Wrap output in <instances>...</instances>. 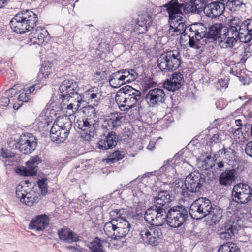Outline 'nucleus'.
<instances>
[{
    "mask_svg": "<svg viewBox=\"0 0 252 252\" xmlns=\"http://www.w3.org/2000/svg\"><path fill=\"white\" fill-rule=\"evenodd\" d=\"M24 200H22V203L28 206H32L34 203H37L40 200V195L38 193L33 191L27 192Z\"/></svg>",
    "mask_w": 252,
    "mask_h": 252,
    "instance_id": "obj_30",
    "label": "nucleus"
},
{
    "mask_svg": "<svg viewBox=\"0 0 252 252\" xmlns=\"http://www.w3.org/2000/svg\"><path fill=\"white\" fill-rule=\"evenodd\" d=\"M235 175L236 172L234 169L225 170L220 174L219 182L225 186H231L236 179Z\"/></svg>",
    "mask_w": 252,
    "mask_h": 252,
    "instance_id": "obj_25",
    "label": "nucleus"
},
{
    "mask_svg": "<svg viewBox=\"0 0 252 252\" xmlns=\"http://www.w3.org/2000/svg\"><path fill=\"white\" fill-rule=\"evenodd\" d=\"M68 101H70L71 103L75 104L76 103H78V108L80 107L81 102H82V97L79 93H74L73 94V95H71L70 97V99H66Z\"/></svg>",
    "mask_w": 252,
    "mask_h": 252,
    "instance_id": "obj_48",
    "label": "nucleus"
},
{
    "mask_svg": "<svg viewBox=\"0 0 252 252\" xmlns=\"http://www.w3.org/2000/svg\"><path fill=\"white\" fill-rule=\"evenodd\" d=\"M223 28V25L221 23H216L211 25L208 32L206 29H205V34L204 38L207 39H212L213 40H216L219 38L220 35L221 31Z\"/></svg>",
    "mask_w": 252,
    "mask_h": 252,
    "instance_id": "obj_24",
    "label": "nucleus"
},
{
    "mask_svg": "<svg viewBox=\"0 0 252 252\" xmlns=\"http://www.w3.org/2000/svg\"><path fill=\"white\" fill-rule=\"evenodd\" d=\"M204 182V179L199 172H193L187 176L184 181L179 180L177 184L180 183L182 186L184 184L189 191L196 192L199 191ZM176 185L177 183L175 184Z\"/></svg>",
    "mask_w": 252,
    "mask_h": 252,
    "instance_id": "obj_10",
    "label": "nucleus"
},
{
    "mask_svg": "<svg viewBox=\"0 0 252 252\" xmlns=\"http://www.w3.org/2000/svg\"><path fill=\"white\" fill-rule=\"evenodd\" d=\"M170 78L167 79L163 83L164 89L173 92V73L169 75Z\"/></svg>",
    "mask_w": 252,
    "mask_h": 252,
    "instance_id": "obj_49",
    "label": "nucleus"
},
{
    "mask_svg": "<svg viewBox=\"0 0 252 252\" xmlns=\"http://www.w3.org/2000/svg\"><path fill=\"white\" fill-rule=\"evenodd\" d=\"M184 82L183 75L180 73H174V91L179 89Z\"/></svg>",
    "mask_w": 252,
    "mask_h": 252,
    "instance_id": "obj_44",
    "label": "nucleus"
},
{
    "mask_svg": "<svg viewBox=\"0 0 252 252\" xmlns=\"http://www.w3.org/2000/svg\"><path fill=\"white\" fill-rule=\"evenodd\" d=\"M122 117L117 114H111L103 121L102 126L108 130H113L120 126L122 124Z\"/></svg>",
    "mask_w": 252,
    "mask_h": 252,
    "instance_id": "obj_23",
    "label": "nucleus"
},
{
    "mask_svg": "<svg viewBox=\"0 0 252 252\" xmlns=\"http://www.w3.org/2000/svg\"><path fill=\"white\" fill-rule=\"evenodd\" d=\"M29 100V95L28 93L26 91H24L21 93L19 95L18 97V100L19 102H27Z\"/></svg>",
    "mask_w": 252,
    "mask_h": 252,
    "instance_id": "obj_55",
    "label": "nucleus"
},
{
    "mask_svg": "<svg viewBox=\"0 0 252 252\" xmlns=\"http://www.w3.org/2000/svg\"><path fill=\"white\" fill-rule=\"evenodd\" d=\"M245 150L246 153L252 158V141L249 142L246 144Z\"/></svg>",
    "mask_w": 252,
    "mask_h": 252,
    "instance_id": "obj_59",
    "label": "nucleus"
},
{
    "mask_svg": "<svg viewBox=\"0 0 252 252\" xmlns=\"http://www.w3.org/2000/svg\"><path fill=\"white\" fill-rule=\"evenodd\" d=\"M85 95L89 100L93 102L94 105L97 106L100 100L101 91L99 87H93L85 92Z\"/></svg>",
    "mask_w": 252,
    "mask_h": 252,
    "instance_id": "obj_26",
    "label": "nucleus"
},
{
    "mask_svg": "<svg viewBox=\"0 0 252 252\" xmlns=\"http://www.w3.org/2000/svg\"><path fill=\"white\" fill-rule=\"evenodd\" d=\"M32 31L29 35V38L31 42L38 45H41L44 42L47 43L49 38V34L45 28L38 27Z\"/></svg>",
    "mask_w": 252,
    "mask_h": 252,
    "instance_id": "obj_14",
    "label": "nucleus"
},
{
    "mask_svg": "<svg viewBox=\"0 0 252 252\" xmlns=\"http://www.w3.org/2000/svg\"><path fill=\"white\" fill-rule=\"evenodd\" d=\"M9 146L12 149H18L19 150V146H18V144H19V141L18 142L16 141H11L9 143Z\"/></svg>",
    "mask_w": 252,
    "mask_h": 252,
    "instance_id": "obj_64",
    "label": "nucleus"
},
{
    "mask_svg": "<svg viewBox=\"0 0 252 252\" xmlns=\"http://www.w3.org/2000/svg\"><path fill=\"white\" fill-rule=\"evenodd\" d=\"M46 181V179H42L38 181V187L40 189L41 194L44 196L47 194L48 191Z\"/></svg>",
    "mask_w": 252,
    "mask_h": 252,
    "instance_id": "obj_46",
    "label": "nucleus"
},
{
    "mask_svg": "<svg viewBox=\"0 0 252 252\" xmlns=\"http://www.w3.org/2000/svg\"><path fill=\"white\" fill-rule=\"evenodd\" d=\"M188 216L187 209L183 206L174 207V228L181 227Z\"/></svg>",
    "mask_w": 252,
    "mask_h": 252,
    "instance_id": "obj_21",
    "label": "nucleus"
},
{
    "mask_svg": "<svg viewBox=\"0 0 252 252\" xmlns=\"http://www.w3.org/2000/svg\"><path fill=\"white\" fill-rule=\"evenodd\" d=\"M179 18H177V17H176V18L174 20V35H182L183 34L186 30L185 25L184 23L182 21V17L179 16Z\"/></svg>",
    "mask_w": 252,
    "mask_h": 252,
    "instance_id": "obj_36",
    "label": "nucleus"
},
{
    "mask_svg": "<svg viewBox=\"0 0 252 252\" xmlns=\"http://www.w3.org/2000/svg\"><path fill=\"white\" fill-rule=\"evenodd\" d=\"M18 85H14L12 88L6 90L5 91V94L7 97H13L18 93Z\"/></svg>",
    "mask_w": 252,
    "mask_h": 252,
    "instance_id": "obj_50",
    "label": "nucleus"
},
{
    "mask_svg": "<svg viewBox=\"0 0 252 252\" xmlns=\"http://www.w3.org/2000/svg\"><path fill=\"white\" fill-rule=\"evenodd\" d=\"M171 196L167 191H163L158 193L157 196L155 197V203L156 205L167 209V208H171L168 204L172 201ZM173 209V208L172 207Z\"/></svg>",
    "mask_w": 252,
    "mask_h": 252,
    "instance_id": "obj_27",
    "label": "nucleus"
},
{
    "mask_svg": "<svg viewBox=\"0 0 252 252\" xmlns=\"http://www.w3.org/2000/svg\"><path fill=\"white\" fill-rule=\"evenodd\" d=\"M66 248L70 250L71 252H82L84 250L83 247H76L72 246H67Z\"/></svg>",
    "mask_w": 252,
    "mask_h": 252,
    "instance_id": "obj_62",
    "label": "nucleus"
},
{
    "mask_svg": "<svg viewBox=\"0 0 252 252\" xmlns=\"http://www.w3.org/2000/svg\"><path fill=\"white\" fill-rule=\"evenodd\" d=\"M173 51L162 54L158 59V66L162 71L172 70L173 68Z\"/></svg>",
    "mask_w": 252,
    "mask_h": 252,
    "instance_id": "obj_17",
    "label": "nucleus"
},
{
    "mask_svg": "<svg viewBox=\"0 0 252 252\" xmlns=\"http://www.w3.org/2000/svg\"><path fill=\"white\" fill-rule=\"evenodd\" d=\"M163 7L166 8V10L169 14V24H170V32H171V30L173 28V26L172 25V20H173V0H171L170 1L165 5H163Z\"/></svg>",
    "mask_w": 252,
    "mask_h": 252,
    "instance_id": "obj_41",
    "label": "nucleus"
},
{
    "mask_svg": "<svg viewBox=\"0 0 252 252\" xmlns=\"http://www.w3.org/2000/svg\"><path fill=\"white\" fill-rule=\"evenodd\" d=\"M58 234L60 239L64 242L71 244L73 242H81V237L77 236L70 229L63 228L58 230Z\"/></svg>",
    "mask_w": 252,
    "mask_h": 252,
    "instance_id": "obj_20",
    "label": "nucleus"
},
{
    "mask_svg": "<svg viewBox=\"0 0 252 252\" xmlns=\"http://www.w3.org/2000/svg\"><path fill=\"white\" fill-rule=\"evenodd\" d=\"M36 85H32L30 87H25L24 91L26 92H28V94L29 93H33L34 90L36 89Z\"/></svg>",
    "mask_w": 252,
    "mask_h": 252,
    "instance_id": "obj_63",
    "label": "nucleus"
},
{
    "mask_svg": "<svg viewBox=\"0 0 252 252\" xmlns=\"http://www.w3.org/2000/svg\"><path fill=\"white\" fill-rule=\"evenodd\" d=\"M0 156L4 158H7L13 157L14 155H12V154L7 150H5L2 148L0 152Z\"/></svg>",
    "mask_w": 252,
    "mask_h": 252,
    "instance_id": "obj_61",
    "label": "nucleus"
},
{
    "mask_svg": "<svg viewBox=\"0 0 252 252\" xmlns=\"http://www.w3.org/2000/svg\"><path fill=\"white\" fill-rule=\"evenodd\" d=\"M125 156L124 151H116L110 155L107 159V162L115 163L123 158Z\"/></svg>",
    "mask_w": 252,
    "mask_h": 252,
    "instance_id": "obj_37",
    "label": "nucleus"
},
{
    "mask_svg": "<svg viewBox=\"0 0 252 252\" xmlns=\"http://www.w3.org/2000/svg\"><path fill=\"white\" fill-rule=\"evenodd\" d=\"M218 252H241L237 245L233 242H227L222 245Z\"/></svg>",
    "mask_w": 252,
    "mask_h": 252,
    "instance_id": "obj_33",
    "label": "nucleus"
},
{
    "mask_svg": "<svg viewBox=\"0 0 252 252\" xmlns=\"http://www.w3.org/2000/svg\"><path fill=\"white\" fill-rule=\"evenodd\" d=\"M205 27H203L200 25L194 24L191 25L188 35L189 47H194L195 41H199L204 38L205 34Z\"/></svg>",
    "mask_w": 252,
    "mask_h": 252,
    "instance_id": "obj_15",
    "label": "nucleus"
},
{
    "mask_svg": "<svg viewBox=\"0 0 252 252\" xmlns=\"http://www.w3.org/2000/svg\"><path fill=\"white\" fill-rule=\"evenodd\" d=\"M242 24L241 20L238 17L232 18L229 23V27H234L238 29Z\"/></svg>",
    "mask_w": 252,
    "mask_h": 252,
    "instance_id": "obj_54",
    "label": "nucleus"
},
{
    "mask_svg": "<svg viewBox=\"0 0 252 252\" xmlns=\"http://www.w3.org/2000/svg\"><path fill=\"white\" fill-rule=\"evenodd\" d=\"M223 148L221 150H218L214 155V159L215 162H217V161H220L221 160H223Z\"/></svg>",
    "mask_w": 252,
    "mask_h": 252,
    "instance_id": "obj_57",
    "label": "nucleus"
},
{
    "mask_svg": "<svg viewBox=\"0 0 252 252\" xmlns=\"http://www.w3.org/2000/svg\"><path fill=\"white\" fill-rule=\"evenodd\" d=\"M224 34H226L227 36L232 37L234 39L236 40V41L238 39H239V32H238V29L236 28H234L232 27L229 28L227 29V31Z\"/></svg>",
    "mask_w": 252,
    "mask_h": 252,
    "instance_id": "obj_45",
    "label": "nucleus"
},
{
    "mask_svg": "<svg viewBox=\"0 0 252 252\" xmlns=\"http://www.w3.org/2000/svg\"><path fill=\"white\" fill-rule=\"evenodd\" d=\"M67 109L68 112V115H67L68 117L69 116L73 115L74 113L78 109V103H76L75 104L70 103L67 106Z\"/></svg>",
    "mask_w": 252,
    "mask_h": 252,
    "instance_id": "obj_53",
    "label": "nucleus"
},
{
    "mask_svg": "<svg viewBox=\"0 0 252 252\" xmlns=\"http://www.w3.org/2000/svg\"><path fill=\"white\" fill-rule=\"evenodd\" d=\"M219 133L214 134L209 140V144L210 147L213 146L215 144L220 143L221 141V138Z\"/></svg>",
    "mask_w": 252,
    "mask_h": 252,
    "instance_id": "obj_51",
    "label": "nucleus"
},
{
    "mask_svg": "<svg viewBox=\"0 0 252 252\" xmlns=\"http://www.w3.org/2000/svg\"><path fill=\"white\" fill-rule=\"evenodd\" d=\"M252 195V188L247 184L239 183L233 187L232 198L238 204L247 203L251 200Z\"/></svg>",
    "mask_w": 252,
    "mask_h": 252,
    "instance_id": "obj_8",
    "label": "nucleus"
},
{
    "mask_svg": "<svg viewBox=\"0 0 252 252\" xmlns=\"http://www.w3.org/2000/svg\"><path fill=\"white\" fill-rule=\"evenodd\" d=\"M19 151L24 154H29L33 152L37 145V139L31 133L20 136L19 139Z\"/></svg>",
    "mask_w": 252,
    "mask_h": 252,
    "instance_id": "obj_11",
    "label": "nucleus"
},
{
    "mask_svg": "<svg viewBox=\"0 0 252 252\" xmlns=\"http://www.w3.org/2000/svg\"><path fill=\"white\" fill-rule=\"evenodd\" d=\"M141 100V92L128 85L120 89L115 95V101L121 111L131 108Z\"/></svg>",
    "mask_w": 252,
    "mask_h": 252,
    "instance_id": "obj_3",
    "label": "nucleus"
},
{
    "mask_svg": "<svg viewBox=\"0 0 252 252\" xmlns=\"http://www.w3.org/2000/svg\"><path fill=\"white\" fill-rule=\"evenodd\" d=\"M223 159L229 161L235 160V151L233 149L230 148L223 147Z\"/></svg>",
    "mask_w": 252,
    "mask_h": 252,
    "instance_id": "obj_42",
    "label": "nucleus"
},
{
    "mask_svg": "<svg viewBox=\"0 0 252 252\" xmlns=\"http://www.w3.org/2000/svg\"><path fill=\"white\" fill-rule=\"evenodd\" d=\"M236 39L227 36L225 34L221 35L219 40V45L224 49L232 48L236 43Z\"/></svg>",
    "mask_w": 252,
    "mask_h": 252,
    "instance_id": "obj_29",
    "label": "nucleus"
},
{
    "mask_svg": "<svg viewBox=\"0 0 252 252\" xmlns=\"http://www.w3.org/2000/svg\"><path fill=\"white\" fill-rule=\"evenodd\" d=\"M247 30V33H249L251 38H252V19H248L242 23V29Z\"/></svg>",
    "mask_w": 252,
    "mask_h": 252,
    "instance_id": "obj_47",
    "label": "nucleus"
},
{
    "mask_svg": "<svg viewBox=\"0 0 252 252\" xmlns=\"http://www.w3.org/2000/svg\"><path fill=\"white\" fill-rule=\"evenodd\" d=\"M228 82L226 79H219L217 84L216 86L219 89H221L223 88H227L228 87Z\"/></svg>",
    "mask_w": 252,
    "mask_h": 252,
    "instance_id": "obj_56",
    "label": "nucleus"
},
{
    "mask_svg": "<svg viewBox=\"0 0 252 252\" xmlns=\"http://www.w3.org/2000/svg\"><path fill=\"white\" fill-rule=\"evenodd\" d=\"M119 71L126 83L134 81L138 77V74L134 69H121Z\"/></svg>",
    "mask_w": 252,
    "mask_h": 252,
    "instance_id": "obj_32",
    "label": "nucleus"
},
{
    "mask_svg": "<svg viewBox=\"0 0 252 252\" xmlns=\"http://www.w3.org/2000/svg\"><path fill=\"white\" fill-rule=\"evenodd\" d=\"M88 110L93 114V116H88L86 119L78 122V128L85 132L86 136L90 139L96 135L99 126V122L96 115L95 110L93 106H89Z\"/></svg>",
    "mask_w": 252,
    "mask_h": 252,
    "instance_id": "obj_6",
    "label": "nucleus"
},
{
    "mask_svg": "<svg viewBox=\"0 0 252 252\" xmlns=\"http://www.w3.org/2000/svg\"><path fill=\"white\" fill-rule=\"evenodd\" d=\"M147 228L149 229L152 235H153L151 240L158 241L161 235V230L158 226L153 225L152 226H148Z\"/></svg>",
    "mask_w": 252,
    "mask_h": 252,
    "instance_id": "obj_43",
    "label": "nucleus"
},
{
    "mask_svg": "<svg viewBox=\"0 0 252 252\" xmlns=\"http://www.w3.org/2000/svg\"><path fill=\"white\" fill-rule=\"evenodd\" d=\"M211 201L206 197H200L190 205L189 213L193 219L199 220L208 215L212 209Z\"/></svg>",
    "mask_w": 252,
    "mask_h": 252,
    "instance_id": "obj_7",
    "label": "nucleus"
},
{
    "mask_svg": "<svg viewBox=\"0 0 252 252\" xmlns=\"http://www.w3.org/2000/svg\"><path fill=\"white\" fill-rule=\"evenodd\" d=\"M118 141V137L115 132L111 131L108 132L104 139H101L98 142L97 147L102 150L112 149L117 145Z\"/></svg>",
    "mask_w": 252,
    "mask_h": 252,
    "instance_id": "obj_18",
    "label": "nucleus"
},
{
    "mask_svg": "<svg viewBox=\"0 0 252 252\" xmlns=\"http://www.w3.org/2000/svg\"><path fill=\"white\" fill-rule=\"evenodd\" d=\"M10 103V99L7 96H3L0 98V106H7Z\"/></svg>",
    "mask_w": 252,
    "mask_h": 252,
    "instance_id": "obj_60",
    "label": "nucleus"
},
{
    "mask_svg": "<svg viewBox=\"0 0 252 252\" xmlns=\"http://www.w3.org/2000/svg\"><path fill=\"white\" fill-rule=\"evenodd\" d=\"M238 32H239V40L241 42L243 43H247L251 41V37L249 33H247V30L242 29V23L238 29Z\"/></svg>",
    "mask_w": 252,
    "mask_h": 252,
    "instance_id": "obj_38",
    "label": "nucleus"
},
{
    "mask_svg": "<svg viewBox=\"0 0 252 252\" xmlns=\"http://www.w3.org/2000/svg\"><path fill=\"white\" fill-rule=\"evenodd\" d=\"M110 220L105 223L103 226V230L106 235L108 238L114 240L116 236L115 231L117 228L118 221H121L122 219H125L128 215V212L126 209H114L109 213Z\"/></svg>",
    "mask_w": 252,
    "mask_h": 252,
    "instance_id": "obj_5",
    "label": "nucleus"
},
{
    "mask_svg": "<svg viewBox=\"0 0 252 252\" xmlns=\"http://www.w3.org/2000/svg\"><path fill=\"white\" fill-rule=\"evenodd\" d=\"M165 95V93L162 89L154 88L148 92L145 96V100L149 106L154 107L163 102Z\"/></svg>",
    "mask_w": 252,
    "mask_h": 252,
    "instance_id": "obj_13",
    "label": "nucleus"
},
{
    "mask_svg": "<svg viewBox=\"0 0 252 252\" xmlns=\"http://www.w3.org/2000/svg\"><path fill=\"white\" fill-rule=\"evenodd\" d=\"M222 1H224V0H221V1H214L210 3L205 2L203 4H199L195 13L199 14L203 11L206 15L209 17L212 18L218 17L223 13L225 10V4Z\"/></svg>",
    "mask_w": 252,
    "mask_h": 252,
    "instance_id": "obj_9",
    "label": "nucleus"
},
{
    "mask_svg": "<svg viewBox=\"0 0 252 252\" xmlns=\"http://www.w3.org/2000/svg\"><path fill=\"white\" fill-rule=\"evenodd\" d=\"M207 2L206 0H193L190 1L185 6L186 8H188V10L191 11V13H195L198 8V5L199 4H203L204 2Z\"/></svg>",
    "mask_w": 252,
    "mask_h": 252,
    "instance_id": "obj_39",
    "label": "nucleus"
},
{
    "mask_svg": "<svg viewBox=\"0 0 252 252\" xmlns=\"http://www.w3.org/2000/svg\"><path fill=\"white\" fill-rule=\"evenodd\" d=\"M49 219L46 215L37 216L36 218L32 220L29 224V228L37 231L44 230L49 224Z\"/></svg>",
    "mask_w": 252,
    "mask_h": 252,
    "instance_id": "obj_22",
    "label": "nucleus"
},
{
    "mask_svg": "<svg viewBox=\"0 0 252 252\" xmlns=\"http://www.w3.org/2000/svg\"><path fill=\"white\" fill-rule=\"evenodd\" d=\"M222 209L219 207H212L209 215L210 216V220L214 223H218L222 217Z\"/></svg>",
    "mask_w": 252,
    "mask_h": 252,
    "instance_id": "obj_34",
    "label": "nucleus"
},
{
    "mask_svg": "<svg viewBox=\"0 0 252 252\" xmlns=\"http://www.w3.org/2000/svg\"><path fill=\"white\" fill-rule=\"evenodd\" d=\"M172 208H170L167 212L165 208L156 205L148 209L145 213V220L149 224L153 226H159L165 223L171 228L173 227L172 212Z\"/></svg>",
    "mask_w": 252,
    "mask_h": 252,
    "instance_id": "obj_2",
    "label": "nucleus"
},
{
    "mask_svg": "<svg viewBox=\"0 0 252 252\" xmlns=\"http://www.w3.org/2000/svg\"><path fill=\"white\" fill-rule=\"evenodd\" d=\"M119 71H117L109 77V83L110 85L114 88H119L126 83Z\"/></svg>",
    "mask_w": 252,
    "mask_h": 252,
    "instance_id": "obj_28",
    "label": "nucleus"
},
{
    "mask_svg": "<svg viewBox=\"0 0 252 252\" xmlns=\"http://www.w3.org/2000/svg\"><path fill=\"white\" fill-rule=\"evenodd\" d=\"M140 236L144 243L151 245H156L158 243L157 241L151 240L152 235L147 227H144L140 230Z\"/></svg>",
    "mask_w": 252,
    "mask_h": 252,
    "instance_id": "obj_31",
    "label": "nucleus"
},
{
    "mask_svg": "<svg viewBox=\"0 0 252 252\" xmlns=\"http://www.w3.org/2000/svg\"><path fill=\"white\" fill-rule=\"evenodd\" d=\"M89 248L92 252H104L101 240L98 238L91 243Z\"/></svg>",
    "mask_w": 252,
    "mask_h": 252,
    "instance_id": "obj_40",
    "label": "nucleus"
},
{
    "mask_svg": "<svg viewBox=\"0 0 252 252\" xmlns=\"http://www.w3.org/2000/svg\"><path fill=\"white\" fill-rule=\"evenodd\" d=\"M38 20L35 13L26 10L16 14L10 20V26L15 32L22 34L33 30Z\"/></svg>",
    "mask_w": 252,
    "mask_h": 252,
    "instance_id": "obj_1",
    "label": "nucleus"
},
{
    "mask_svg": "<svg viewBox=\"0 0 252 252\" xmlns=\"http://www.w3.org/2000/svg\"><path fill=\"white\" fill-rule=\"evenodd\" d=\"M172 160L168 159L164 162V165L161 168L162 171H166V172L170 171L172 169L173 167L172 165H169V163L171 162Z\"/></svg>",
    "mask_w": 252,
    "mask_h": 252,
    "instance_id": "obj_58",
    "label": "nucleus"
},
{
    "mask_svg": "<svg viewBox=\"0 0 252 252\" xmlns=\"http://www.w3.org/2000/svg\"><path fill=\"white\" fill-rule=\"evenodd\" d=\"M72 122L67 116L58 117L50 130L51 140L57 143L64 141L72 127Z\"/></svg>",
    "mask_w": 252,
    "mask_h": 252,
    "instance_id": "obj_4",
    "label": "nucleus"
},
{
    "mask_svg": "<svg viewBox=\"0 0 252 252\" xmlns=\"http://www.w3.org/2000/svg\"><path fill=\"white\" fill-rule=\"evenodd\" d=\"M224 231L220 233V237L225 240H229L234 235V226L229 223H226L224 226Z\"/></svg>",
    "mask_w": 252,
    "mask_h": 252,
    "instance_id": "obj_35",
    "label": "nucleus"
},
{
    "mask_svg": "<svg viewBox=\"0 0 252 252\" xmlns=\"http://www.w3.org/2000/svg\"><path fill=\"white\" fill-rule=\"evenodd\" d=\"M27 192L23 189L22 186H18L16 188V194L17 197L20 199V201L22 202V200H24L25 197V194Z\"/></svg>",
    "mask_w": 252,
    "mask_h": 252,
    "instance_id": "obj_52",
    "label": "nucleus"
},
{
    "mask_svg": "<svg viewBox=\"0 0 252 252\" xmlns=\"http://www.w3.org/2000/svg\"><path fill=\"white\" fill-rule=\"evenodd\" d=\"M41 162V158L38 156L32 157L26 162L27 167L19 169V173L26 176L35 175L37 173L36 168Z\"/></svg>",
    "mask_w": 252,
    "mask_h": 252,
    "instance_id": "obj_16",
    "label": "nucleus"
},
{
    "mask_svg": "<svg viewBox=\"0 0 252 252\" xmlns=\"http://www.w3.org/2000/svg\"><path fill=\"white\" fill-rule=\"evenodd\" d=\"M126 218L125 217V219H122L121 221H118V226L115 231L116 236L114 237V240H119L124 238L128 234L131 225Z\"/></svg>",
    "mask_w": 252,
    "mask_h": 252,
    "instance_id": "obj_19",
    "label": "nucleus"
},
{
    "mask_svg": "<svg viewBox=\"0 0 252 252\" xmlns=\"http://www.w3.org/2000/svg\"><path fill=\"white\" fill-rule=\"evenodd\" d=\"M78 86L76 82L72 79L64 80L59 87L60 98L65 100L70 99V97L74 93H78L76 90Z\"/></svg>",
    "mask_w": 252,
    "mask_h": 252,
    "instance_id": "obj_12",
    "label": "nucleus"
}]
</instances>
